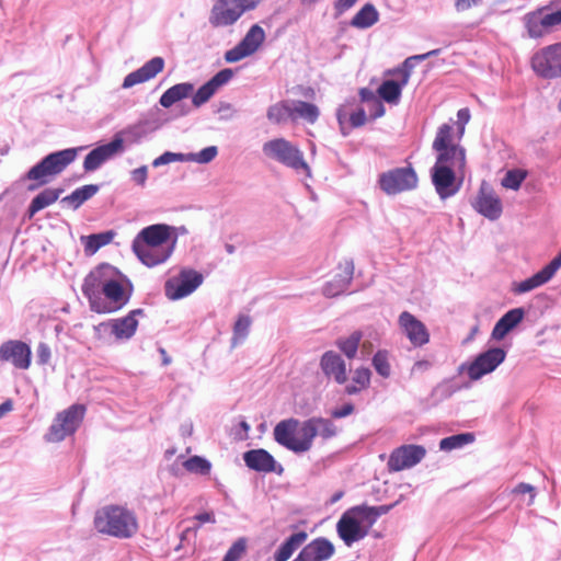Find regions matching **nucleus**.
<instances>
[{"instance_id":"f257e3e1","label":"nucleus","mask_w":561,"mask_h":561,"mask_svg":"<svg viewBox=\"0 0 561 561\" xmlns=\"http://www.w3.org/2000/svg\"><path fill=\"white\" fill-rule=\"evenodd\" d=\"M436 161L431 168V180L440 199L455 196L461 188L465 179L466 150L453 144V127L443 124L433 141Z\"/></svg>"},{"instance_id":"f03ea898","label":"nucleus","mask_w":561,"mask_h":561,"mask_svg":"<svg viewBox=\"0 0 561 561\" xmlns=\"http://www.w3.org/2000/svg\"><path fill=\"white\" fill-rule=\"evenodd\" d=\"M127 277L111 264L102 263L83 279L82 294L90 309L96 313H112L122 309L130 299L124 289Z\"/></svg>"},{"instance_id":"7ed1b4c3","label":"nucleus","mask_w":561,"mask_h":561,"mask_svg":"<svg viewBox=\"0 0 561 561\" xmlns=\"http://www.w3.org/2000/svg\"><path fill=\"white\" fill-rule=\"evenodd\" d=\"M174 227L154 224L141 229L133 240V251L149 267L164 263L173 253L176 236H172Z\"/></svg>"},{"instance_id":"20e7f679","label":"nucleus","mask_w":561,"mask_h":561,"mask_svg":"<svg viewBox=\"0 0 561 561\" xmlns=\"http://www.w3.org/2000/svg\"><path fill=\"white\" fill-rule=\"evenodd\" d=\"M274 439L280 446L295 454H304L311 449L314 439V430L310 419L299 421L289 417L278 422L273 431Z\"/></svg>"},{"instance_id":"39448f33","label":"nucleus","mask_w":561,"mask_h":561,"mask_svg":"<svg viewBox=\"0 0 561 561\" xmlns=\"http://www.w3.org/2000/svg\"><path fill=\"white\" fill-rule=\"evenodd\" d=\"M94 526L98 531L117 538H130L137 533L135 514L122 506H105L95 513Z\"/></svg>"},{"instance_id":"423d86ee","label":"nucleus","mask_w":561,"mask_h":561,"mask_svg":"<svg viewBox=\"0 0 561 561\" xmlns=\"http://www.w3.org/2000/svg\"><path fill=\"white\" fill-rule=\"evenodd\" d=\"M262 152L270 160L311 178V169L305 160L304 152L296 144L286 138L277 137L265 141Z\"/></svg>"},{"instance_id":"0eeeda50","label":"nucleus","mask_w":561,"mask_h":561,"mask_svg":"<svg viewBox=\"0 0 561 561\" xmlns=\"http://www.w3.org/2000/svg\"><path fill=\"white\" fill-rule=\"evenodd\" d=\"M85 147L67 148L56 152H51L44 157L38 163L32 167L25 174V179L37 181L36 185H30L28 190L33 191L39 185L47 184L50 176L61 173L70 163H72L79 151Z\"/></svg>"},{"instance_id":"6e6552de","label":"nucleus","mask_w":561,"mask_h":561,"mask_svg":"<svg viewBox=\"0 0 561 561\" xmlns=\"http://www.w3.org/2000/svg\"><path fill=\"white\" fill-rule=\"evenodd\" d=\"M373 524L369 515L362 505L346 510L336 523V533L345 546L351 547L354 542L364 539Z\"/></svg>"},{"instance_id":"1a4fd4ad","label":"nucleus","mask_w":561,"mask_h":561,"mask_svg":"<svg viewBox=\"0 0 561 561\" xmlns=\"http://www.w3.org/2000/svg\"><path fill=\"white\" fill-rule=\"evenodd\" d=\"M260 2L261 0H216L209 11L208 22L214 28L232 26Z\"/></svg>"},{"instance_id":"9d476101","label":"nucleus","mask_w":561,"mask_h":561,"mask_svg":"<svg viewBox=\"0 0 561 561\" xmlns=\"http://www.w3.org/2000/svg\"><path fill=\"white\" fill-rule=\"evenodd\" d=\"M83 415L84 408L79 404H73L67 410L58 413L48 432L45 434V440L49 443H59L67 436L72 435L79 427Z\"/></svg>"},{"instance_id":"9b49d317","label":"nucleus","mask_w":561,"mask_h":561,"mask_svg":"<svg viewBox=\"0 0 561 561\" xmlns=\"http://www.w3.org/2000/svg\"><path fill=\"white\" fill-rule=\"evenodd\" d=\"M506 358V352L501 347H492L479 354L473 362L463 363L458 367L459 374L467 373L472 381L494 371Z\"/></svg>"},{"instance_id":"f8f14e48","label":"nucleus","mask_w":561,"mask_h":561,"mask_svg":"<svg viewBox=\"0 0 561 561\" xmlns=\"http://www.w3.org/2000/svg\"><path fill=\"white\" fill-rule=\"evenodd\" d=\"M142 314V309H134L123 318L111 319L99 323L94 327V331L100 337L113 335L117 341H128L136 333L138 327L137 317Z\"/></svg>"},{"instance_id":"ddd939ff","label":"nucleus","mask_w":561,"mask_h":561,"mask_svg":"<svg viewBox=\"0 0 561 561\" xmlns=\"http://www.w3.org/2000/svg\"><path fill=\"white\" fill-rule=\"evenodd\" d=\"M531 68L538 76L546 79L561 77V43L536 51L531 57Z\"/></svg>"},{"instance_id":"4468645a","label":"nucleus","mask_w":561,"mask_h":561,"mask_svg":"<svg viewBox=\"0 0 561 561\" xmlns=\"http://www.w3.org/2000/svg\"><path fill=\"white\" fill-rule=\"evenodd\" d=\"M379 186L388 195H396L417 186V175L413 168H396L379 176Z\"/></svg>"},{"instance_id":"2eb2a0df","label":"nucleus","mask_w":561,"mask_h":561,"mask_svg":"<svg viewBox=\"0 0 561 561\" xmlns=\"http://www.w3.org/2000/svg\"><path fill=\"white\" fill-rule=\"evenodd\" d=\"M203 279L201 273L184 268L176 277H172L165 282V296L171 300L182 299L194 293L202 285Z\"/></svg>"},{"instance_id":"dca6fc26","label":"nucleus","mask_w":561,"mask_h":561,"mask_svg":"<svg viewBox=\"0 0 561 561\" xmlns=\"http://www.w3.org/2000/svg\"><path fill=\"white\" fill-rule=\"evenodd\" d=\"M265 37L264 30L259 24H253L244 37L233 48L225 53V60L233 64L253 55L264 43Z\"/></svg>"},{"instance_id":"f3484780","label":"nucleus","mask_w":561,"mask_h":561,"mask_svg":"<svg viewBox=\"0 0 561 561\" xmlns=\"http://www.w3.org/2000/svg\"><path fill=\"white\" fill-rule=\"evenodd\" d=\"M124 139L116 135L110 142L92 149L84 158L83 170L94 172L105 162L124 152Z\"/></svg>"},{"instance_id":"a211bd4d","label":"nucleus","mask_w":561,"mask_h":561,"mask_svg":"<svg viewBox=\"0 0 561 561\" xmlns=\"http://www.w3.org/2000/svg\"><path fill=\"white\" fill-rule=\"evenodd\" d=\"M32 351L23 341L9 340L0 345V362L9 363L14 368L26 370L31 366Z\"/></svg>"},{"instance_id":"6ab92c4d","label":"nucleus","mask_w":561,"mask_h":561,"mask_svg":"<svg viewBox=\"0 0 561 561\" xmlns=\"http://www.w3.org/2000/svg\"><path fill=\"white\" fill-rule=\"evenodd\" d=\"M561 267V252L543 268L535 273L529 278L513 284V293L517 295L529 293L547 284Z\"/></svg>"},{"instance_id":"aec40b11","label":"nucleus","mask_w":561,"mask_h":561,"mask_svg":"<svg viewBox=\"0 0 561 561\" xmlns=\"http://www.w3.org/2000/svg\"><path fill=\"white\" fill-rule=\"evenodd\" d=\"M426 450L420 445H404L394 449L388 460V467L392 471H401L417 465Z\"/></svg>"},{"instance_id":"412c9836","label":"nucleus","mask_w":561,"mask_h":561,"mask_svg":"<svg viewBox=\"0 0 561 561\" xmlns=\"http://www.w3.org/2000/svg\"><path fill=\"white\" fill-rule=\"evenodd\" d=\"M523 22L528 36L531 38H540L554 27L546 7L528 12L524 15Z\"/></svg>"},{"instance_id":"4be33fe9","label":"nucleus","mask_w":561,"mask_h":561,"mask_svg":"<svg viewBox=\"0 0 561 561\" xmlns=\"http://www.w3.org/2000/svg\"><path fill=\"white\" fill-rule=\"evenodd\" d=\"M233 77V70L225 68L218 71L210 80L204 83L192 96V103L199 107L208 102L219 88L227 84Z\"/></svg>"},{"instance_id":"5701e85b","label":"nucleus","mask_w":561,"mask_h":561,"mask_svg":"<svg viewBox=\"0 0 561 561\" xmlns=\"http://www.w3.org/2000/svg\"><path fill=\"white\" fill-rule=\"evenodd\" d=\"M335 552L333 543L325 537H318L307 543L293 561H327Z\"/></svg>"},{"instance_id":"b1692460","label":"nucleus","mask_w":561,"mask_h":561,"mask_svg":"<svg viewBox=\"0 0 561 561\" xmlns=\"http://www.w3.org/2000/svg\"><path fill=\"white\" fill-rule=\"evenodd\" d=\"M472 206L479 214L490 220L499 219L503 211L502 202L499 196L484 187V185L480 187Z\"/></svg>"},{"instance_id":"393cba45","label":"nucleus","mask_w":561,"mask_h":561,"mask_svg":"<svg viewBox=\"0 0 561 561\" xmlns=\"http://www.w3.org/2000/svg\"><path fill=\"white\" fill-rule=\"evenodd\" d=\"M399 324L414 346H422L428 342L430 334L426 327L412 313L403 311L399 316Z\"/></svg>"},{"instance_id":"a878e982","label":"nucleus","mask_w":561,"mask_h":561,"mask_svg":"<svg viewBox=\"0 0 561 561\" xmlns=\"http://www.w3.org/2000/svg\"><path fill=\"white\" fill-rule=\"evenodd\" d=\"M164 68L162 57H153L139 69L128 73L122 84L123 89H129L136 84L144 83L154 78Z\"/></svg>"},{"instance_id":"bb28decb","label":"nucleus","mask_w":561,"mask_h":561,"mask_svg":"<svg viewBox=\"0 0 561 561\" xmlns=\"http://www.w3.org/2000/svg\"><path fill=\"white\" fill-rule=\"evenodd\" d=\"M323 374L332 378L336 383L344 385L347 381V369L344 359L335 352H325L320 360Z\"/></svg>"},{"instance_id":"cd10ccee","label":"nucleus","mask_w":561,"mask_h":561,"mask_svg":"<svg viewBox=\"0 0 561 561\" xmlns=\"http://www.w3.org/2000/svg\"><path fill=\"white\" fill-rule=\"evenodd\" d=\"M243 460L248 468L257 472L276 471L277 462L265 449H252L243 454Z\"/></svg>"},{"instance_id":"c85d7f7f","label":"nucleus","mask_w":561,"mask_h":561,"mask_svg":"<svg viewBox=\"0 0 561 561\" xmlns=\"http://www.w3.org/2000/svg\"><path fill=\"white\" fill-rule=\"evenodd\" d=\"M525 310L523 308H514L508 310L495 323L491 337L494 341L503 340L508 332L515 329L524 319Z\"/></svg>"},{"instance_id":"c756f323","label":"nucleus","mask_w":561,"mask_h":561,"mask_svg":"<svg viewBox=\"0 0 561 561\" xmlns=\"http://www.w3.org/2000/svg\"><path fill=\"white\" fill-rule=\"evenodd\" d=\"M340 267L342 270L341 273H339L334 279L328 282L323 287V294L327 297H335L341 293H344L351 284L354 274L353 262L345 261Z\"/></svg>"},{"instance_id":"7c9ffc66","label":"nucleus","mask_w":561,"mask_h":561,"mask_svg":"<svg viewBox=\"0 0 561 561\" xmlns=\"http://www.w3.org/2000/svg\"><path fill=\"white\" fill-rule=\"evenodd\" d=\"M408 84V75L402 73L401 78L385 80L378 88L379 96L389 104L397 105L400 101L402 89Z\"/></svg>"},{"instance_id":"2f4dec72","label":"nucleus","mask_w":561,"mask_h":561,"mask_svg":"<svg viewBox=\"0 0 561 561\" xmlns=\"http://www.w3.org/2000/svg\"><path fill=\"white\" fill-rule=\"evenodd\" d=\"M289 105L291 112V122L304 119L309 124H314L320 116L319 107L312 103L300 100H290Z\"/></svg>"},{"instance_id":"473e14b6","label":"nucleus","mask_w":561,"mask_h":561,"mask_svg":"<svg viewBox=\"0 0 561 561\" xmlns=\"http://www.w3.org/2000/svg\"><path fill=\"white\" fill-rule=\"evenodd\" d=\"M194 92V84L191 82H182L172 85L160 96L159 103L161 106L169 108L176 102H180Z\"/></svg>"},{"instance_id":"72a5a7b5","label":"nucleus","mask_w":561,"mask_h":561,"mask_svg":"<svg viewBox=\"0 0 561 561\" xmlns=\"http://www.w3.org/2000/svg\"><path fill=\"white\" fill-rule=\"evenodd\" d=\"M306 531H298L290 535L274 553V561H288L296 550L307 540Z\"/></svg>"},{"instance_id":"f704fd0d","label":"nucleus","mask_w":561,"mask_h":561,"mask_svg":"<svg viewBox=\"0 0 561 561\" xmlns=\"http://www.w3.org/2000/svg\"><path fill=\"white\" fill-rule=\"evenodd\" d=\"M379 21V12L371 3H366L362 9L352 18L351 26L359 30H366L375 25Z\"/></svg>"},{"instance_id":"c9c22d12","label":"nucleus","mask_w":561,"mask_h":561,"mask_svg":"<svg viewBox=\"0 0 561 561\" xmlns=\"http://www.w3.org/2000/svg\"><path fill=\"white\" fill-rule=\"evenodd\" d=\"M100 190L96 184H87L76 188L71 194L61 199L62 204L70 206L72 209H78L83 203L92 198Z\"/></svg>"},{"instance_id":"e433bc0d","label":"nucleus","mask_w":561,"mask_h":561,"mask_svg":"<svg viewBox=\"0 0 561 561\" xmlns=\"http://www.w3.org/2000/svg\"><path fill=\"white\" fill-rule=\"evenodd\" d=\"M62 193V188H45L37 194L31 202L27 213L28 217L32 218L39 210L54 204Z\"/></svg>"},{"instance_id":"4c0bfd02","label":"nucleus","mask_w":561,"mask_h":561,"mask_svg":"<svg viewBox=\"0 0 561 561\" xmlns=\"http://www.w3.org/2000/svg\"><path fill=\"white\" fill-rule=\"evenodd\" d=\"M371 371L366 367H358L352 374L350 383H345L344 392L355 396L370 386Z\"/></svg>"},{"instance_id":"58836bf2","label":"nucleus","mask_w":561,"mask_h":561,"mask_svg":"<svg viewBox=\"0 0 561 561\" xmlns=\"http://www.w3.org/2000/svg\"><path fill=\"white\" fill-rule=\"evenodd\" d=\"M311 427L314 430V438L321 437L323 440L335 437L340 430L331 419L325 417H310Z\"/></svg>"},{"instance_id":"ea45409f","label":"nucleus","mask_w":561,"mask_h":561,"mask_svg":"<svg viewBox=\"0 0 561 561\" xmlns=\"http://www.w3.org/2000/svg\"><path fill=\"white\" fill-rule=\"evenodd\" d=\"M290 100L280 101L267 108L266 117L273 124H283L286 121L290 119Z\"/></svg>"},{"instance_id":"a19ab883","label":"nucleus","mask_w":561,"mask_h":561,"mask_svg":"<svg viewBox=\"0 0 561 561\" xmlns=\"http://www.w3.org/2000/svg\"><path fill=\"white\" fill-rule=\"evenodd\" d=\"M362 337L363 333L360 331H354L347 337H340L336 341V346L347 358L352 359L357 354Z\"/></svg>"},{"instance_id":"79ce46f5","label":"nucleus","mask_w":561,"mask_h":561,"mask_svg":"<svg viewBox=\"0 0 561 561\" xmlns=\"http://www.w3.org/2000/svg\"><path fill=\"white\" fill-rule=\"evenodd\" d=\"M251 323L252 321L249 316L241 314L238 317L233 325V334L231 337L232 347H236L237 345L241 344L247 339L250 332Z\"/></svg>"},{"instance_id":"37998d69","label":"nucleus","mask_w":561,"mask_h":561,"mask_svg":"<svg viewBox=\"0 0 561 561\" xmlns=\"http://www.w3.org/2000/svg\"><path fill=\"white\" fill-rule=\"evenodd\" d=\"M473 435L470 433L457 434L443 438L439 442V448L445 451L461 448L473 442Z\"/></svg>"},{"instance_id":"c03bdc74","label":"nucleus","mask_w":561,"mask_h":561,"mask_svg":"<svg viewBox=\"0 0 561 561\" xmlns=\"http://www.w3.org/2000/svg\"><path fill=\"white\" fill-rule=\"evenodd\" d=\"M528 172L523 169H512L508 170L503 176L501 184L503 187L517 191L519 190L522 183L527 178Z\"/></svg>"},{"instance_id":"a18cd8bd","label":"nucleus","mask_w":561,"mask_h":561,"mask_svg":"<svg viewBox=\"0 0 561 561\" xmlns=\"http://www.w3.org/2000/svg\"><path fill=\"white\" fill-rule=\"evenodd\" d=\"M183 467L188 472L207 476L210 472L211 463L204 457L193 456L183 462Z\"/></svg>"},{"instance_id":"49530a36","label":"nucleus","mask_w":561,"mask_h":561,"mask_svg":"<svg viewBox=\"0 0 561 561\" xmlns=\"http://www.w3.org/2000/svg\"><path fill=\"white\" fill-rule=\"evenodd\" d=\"M114 237L112 231L91 234L87 238L85 242V251L90 253H95L100 248L108 244Z\"/></svg>"},{"instance_id":"de8ad7c7","label":"nucleus","mask_w":561,"mask_h":561,"mask_svg":"<svg viewBox=\"0 0 561 561\" xmlns=\"http://www.w3.org/2000/svg\"><path fill=\"white\" fill-rule=\"evenodd\" d=\"M218 154L216 146H209L202 149L199 152L185 153L186 162H196L199 164H206L213 161Z\"/></svg>"},{"instance_id":"09e8293b","label":"nucleus","mask_w":561,"mask_h":561,"mask_svg":"<svg viewBox=\"0 0 561 561\" xmlns=\"http://www.w3.org/2000/svg\"><path fill=\"white\" fill-rule=\"evenodd\" d=\"M373 366L381 377L388 378L391 374L388 353L378 351L373 357Z\"/></svg>"},{"instance_id":"8fccbe9b","label":"nucleus","mask_w":561,"mask_h":561,"mask_svg":"<svg viewBox=\"0 0 561 561\" xmlns=\"http://www.w3.org/2000/svg\"><path fill=\"white\" fill-rule=\"evenodd\" d=\"M247 549L245 538H239L226 552L222 561H239L244 554Z\"/></svg>"},{"instance_id":"3c124183","label":"nucleus","mask_w":561,"mask_h":561,"mask_svg":"<svg viewBox=\"0 0 561 561\" xmlns=\"http://www.w3.org/2000/svg\"><path fill=\"white\" fill-rule=\"evenodd\" d=\"M171 162H186L185 153L165 151L152 161V167L158 168Z\"/></svg>"},{"instance_id":"603ef678","label":"nucleus","mask_w":561,"mask_h":561,"mask_svg":"<svg viewBox=\"0 0 561 561\" xmlns=\"http://www.w3.org/2000/svg\"><path fill=\"white\" fill-rule=\"evenodd\" d=\"M416 61H421L420 60V56L419 55H414V56H411V57H408L401 67L394 69L392 71V75L394 77H398V78H401V75L402 73H405L408 75V80L410 79V76H411V72H412V69L415 67V62Z\"/></svg>"},{"instance_id":"864d4df0","label":"nucleus","mask_w":561,"mask_h":561,"mask_svg":"<svg viewBox=\"0 0 561 561\" xmlns=\"http://www.w3.org/2000/svg\"><path fill=\"white\" fill-rule=\"evenodd\" d=\"M363 506L365 507V512L369 515L373 525L381 515L387 514L393 507V505L368 506L366 504H363Z\"/></svg>"},{"instance_id":"5fc2aeb1","label":"nucleus","mask_w":561,"mask_h":561,"mask_svg":"<svg viewBox=\"0 0 561 561\" xmlns=\"http://www.w3.org/2000/svg\"><path fill=\"white\" fill-rule=\"evenodd\" d=\"M130 179L135 184L144 187L148 179V167L141 165L137 169H134L130 172Z\"/></svg>"},{"instance_id":"6e6d98bb","label":"nucleus","mask_w":561,"mask_h":561,"mask_svg":"<svg viewBox=\"0 0 561 561\" xmlns=\"http://www.w3.org/2000/svg\"><path fill=\"white\" fill-rule=\"evenodd\" d=\"M51 356L50 347L48 344L41 342L36 348L37 363L39 365L48 364Z\"/></svg>"},{"instance_id":"4d7b16f0","label":"nucleus","mask_w":561,"mask_h":561,"mask_svg":"<svg viewBox=\"0 0 561 561\" xmlns=\"http://www.w3.org/2000/svg\"><path fill=\"white\" fill-rule=\"evenodd\" d=\"M513 493H516V494H529V500L527 501V505H531L534 503L535 496H536L535 488L531 484L524 483V482L517 484L514 488Z\"/></svg>"},{"instance_id":"13d9d810","label":"nucleus","mask_w":561,"mask_h":561,"mask_svg":"<svg viewBox=\"0 0 561 561\" xmlns=\"http://www.w3.org/2000/svg\"><path fill=\"white\" fill-rule=\"evenodd\" d=\"M350 123L352 127H360L366 123V112L364 108H358L350 114Z\"/></svg>"},{"instance_id":"bf43d9fd","label":"nucleus","mask_w":561,"mask_h":561,"mask_svg":"<svg viewBox=\"0 0 561 561\" xmlns=\"http://www.w3.org/2000/svg\"><path fill=\"white\" fill-rule=\"evenodd\" d=\"M354 412V405L346 403L341 408L334 409L330 412L332 419H343L351 415Z\"/></svg>"},{"instance_id":"052dcab7","label":"nucleus","mask_w":561,"mask_h":561,"mask_svg":"<svg viewBox=\"0 0 561 561\" xmlns=\"http://www.w3.org/2000/svg\"><path fill=\"white\" fill-rule=\"evenodd\" d=\"M482 0H455L454 7L457 12H465L478 7Z\"/></svg>"},{"instance_id":"680f3d73","label":"nucleus","mask_w":561,"mask_h":561,"mask_svg":"<svg viewBox=\"0 0 561 561\" xmlns=\"http://www.w3.org/2000/svg\"><path fill=\"white\" fill-rule=\"evenodd\" d=\"M122 134L128 138L138 139L142 137V135L145 134L144 124L139 123L137 125L130 126L127 129H125Z\"/></svg>"},{"instance_id":"e2e57ef3","label":"nucleus","mask_w":561,"mask_h":561,"mask_svg":"<svg viewBox=\"0 0 561 561\" xmlns=\"http://www.w3.org/2000/svg\"><path fill=\"white\" fill-rule=\"evenodd\" d=\"M357 1L358 0H335L334 10L336 11V14L340 15L353 8Z\"/></svg>"},{"instance_id":"0e129e2a","label":"nucleus","mask_w":561,"mask_h":561,"mask_svg":"<svg viewBox=\"0 0 561 561\" xmlns=\"http://www.w3.org/2000/svg\"><path fill=\"white\" fill-rule=\"evenodd\" d=\"M431 366H432V363L427 359L416 360L412 366L411 373L412 374L424 373L427 369H430Z\"/></svg>"},{"instance_id":"69168bd1","label":"nucleus","mask_w":561,"mask_h":561,"mask_svg":"<svg viewBox=\"0 0 561 561\" xmlns=\"http://www.w3.org/2000/svg\"><path fill=\"white\" fill-rule=\"evenodd\" d=\"M458 124L461 126V130H463V126L470 119V111L467 107L460 108L457 113Z\"/></svg>"},{"instance_id":"338daca9","label":"nucleus","mask_w":561,"mask_h":561,"mask_svg":"<svg viewBox=\"0 0 561 561\" xmlns=\"http://www.w3.org/2000/svg\"><path fill=\"white\" fill-rule=\"evenodd\" d=\"M194 519L197 520L199 523V525L205 524V523H215L216 522L215 515L211 512H204V513L197 514L194 517Z\"/></svg>"},{"instance_id":"774afa93","label":"nucleus","mask_w":561,"mask_h":561,"mask_svg":"<svg viewBox=\"0 0 561 561\" xmlns=\"http://www.w3.org/2000/svg\"><path fill=\"white\" fill-rule=\"evenodd\" d=\"M13 409L11 400H7L0 404V419Z\"/></svg>"}]
</instances>
